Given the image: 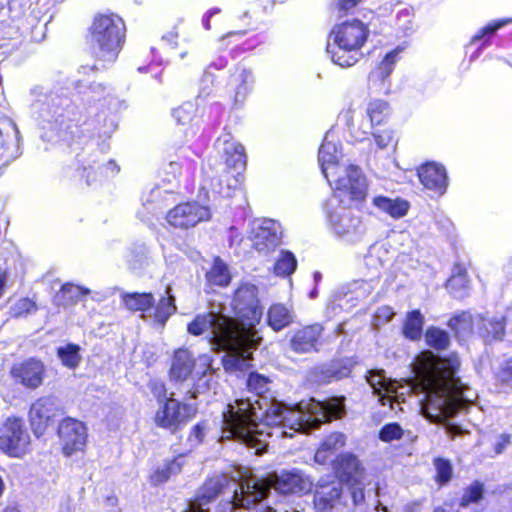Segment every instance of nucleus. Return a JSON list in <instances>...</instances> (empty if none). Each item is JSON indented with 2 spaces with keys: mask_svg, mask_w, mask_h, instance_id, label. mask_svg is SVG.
I'll list each match as a JSON object with an SVG mask.
<instances>
[{
  "mask_svg": "<svg viewBox=\"0 0 512 512\" xmlns=\"http://www.w3.org/2000/svg\"><path fill=\"white\" fill-rule=\"evenodd\" d=\"M267 377L251 372L247 379L248 391L253 397L236 399L222 412V438L231 439L253 449L255 455L267 451L270 437H293V433H308L324 422L342 418L344 397H330L324 401L310 398L294 407L269 401Z\"/></svg>",
  "mask_w": 512,
  "mask_h": 512,
  "instance_id": "f257e3e1",
  "label": "nucleus"
},
{
  "mask_svg": "<svg viewBox=\"0 0 512 512\" xmlns=\"http://www.w3.org/2000/svg\"><path fill=\"white\" fill-rule=\"evenodd\" d=\"M235 316L227 313L222 303H210L208 311L197 314L187 325L193 336L208 339L215 352H224L222 363L226 371H243L250 366L253 351L262 336L256 328L262 318V307L258 288L251 283H242L235 291L231 303Z\"/></svg>",
  "mask_w": 512,
  "mask_h": 512,
  "instance_id": "f03ea898",
  "label": "nucleus"
},
{
  "mask_svg": "<svg viewBox=\"0 0 512 512\" xmlns=\"http://www.w3.org/2000/svg\"><path fill=\"white\" fill-rule=\"evenodd\" d=\"M461 361L456 353L441 357L430 372L427 387L420 401L423 416L432 423L442 424L451 437L462 435L465 430L450 422L461 407L473 401L474 391L458 375Z\"/></svg>",
  "mask_w": 512,
  "mask_h": 512,
  "instance_id": "7ed1b4c3",
  "label": "nucleus"
},
{
  "mask_svg": "<svg viewBox=\"0 0 512 512\" xmlns=\"http://www.w3.org/2000/svg\"><path fill=\"white\" fill-rule=\"evenodd\" d=\"M30 111L45 150L69 147L74 142L80 112L59 82L35 84L29 90Z\"/></svg>",
  "mask_w": 512,
  "mask_h": 512,
  "instance_id": "20e7f679",
  "label": "nucleus"
},
{
  "mask_svg": "<svg viewBox=\"0 0 512 512\" xmlns=\"http://www.w3.org/2000/svg\"><path fill=\"white\" fill-rule=\"evenodd\" d=\"M97 70L96 65H82L78 73L90 78ZM74 89L87 113L93 115L91 125L95 133L99 137L110 138L118 127L115 114L124 106L114 87L103 82L79 79L75 82Z\"/></svg>",
  "mask_w": 512,
  "mask_h": 512,
  "instance_id": "39448f33",
  "label": "nucleus"
},
{
  "mask_svg": "<svg viewBox=\"0 0 512 512\" xmlns=\"http://www.w3.org/2000/svg\"><path fill=\"white\" fill-rule=\"evenodd\" d=\"M369 29L358 19L334 26L327 43V53L340 67H350L358 62L360 49L367 41Z\"/></svg>",
  "mask_w": 512,
  "mask_h": 512,
  "instance_id": "423d86ee",
  "label": "nucleus"
},
{
  "mask_svg": "<svg viewBox=\"0 0 512 512\" xmlns=\"http://www.w3.org/2000/svg\"><path fill=\"white\" fill-rule=\"evenodd\" d=\"M212 361L209 354H202L195 358L188 349H178L171 360L170 380L182 383L191 378L193 384L187 393L189 398L196 399L198 395L209 389L212 379Z\"/></svg>",
  "mask_w": 512,
  "mask_h": 512,
  "instance_id": "0eeeda50",
  "label": "nucleus"
},
{
  "mask_svg": "<svg viewBox=\"0 0 512 512\" xmlns=\"http://www.w3.org/2000/svg\"><path fill=\"white\" fill-rule=\"evenodd\" d=\"M126 27L116 14H100L90 28V44L98 61L114 63L125 42Z\"/></svg>",
  "mask_w": 512,
  "mask_h": 512,
  "instance_id": "6e6552de",
  "label": "nucleus"
},
{
  "mask_svg": "<svg viewBox=\"0 0 512 512\" xmlns=\"http://www.w3.org/2000/svg\"><path fill=\"white\" fill-rule=\"evenodd\" d=\"M325 213L329 228L337 237L356 242L365 235L367 228L361 217L344 205V199L338 195L328 199Z\"/></svg>",
  "mask_w": 512,
  "mask_h": 512,
  "instance_id": "1a4fd4ad",
  "label": "nucleus"
},
{
  "mask_svg": "<svg viewBox=\"0 0 512 512\" xmlns=\"http://www.w3.org/2000/svg\"><path fill=\"white\" fill-rule=\"evenodd\" d=\"M89 139L81 152L77 153V171L85 179L87 185L97 180L98 174L108 177L118 173L119 167L115 161L109 160L106 164L100 165L98 154H105L109 151L110 145L106 137H99L97 133Z\"/></svg>",
  "mask_w": 512,
  "mask_h": 512,
  "instance_id": "9d476101",
  "label": "nucleus"
},
{
  "mask_svg": "<svg viewBox=\"0 0 512 512\" xmlns=\"http://www.w3.org/2000/svg\"><path fill=\"white\" fill-rule=\"evenodd\" d=\"M152 392L158 403L154 416L157 427L175 433L196 414L197 409L193 405L180 402L172 395L167 397L163 384H156Z\"/></svg>",
  "mask_w": 512,
  "mask_h": 512,
  "instance_id": "9b49d317",
  "label": "nucleus"
},
{
  "mask_svg": "<svg viewBox=\"0 0 512 512\" xmlns=\"http://www.w3.org/2000/svg\"><path fill=\"white\" fill-rule=\"evenodd\" d=\"M330 186L334 189L332 196L340 199L349 197L351 201H362L366 198L368 183L360 167L354 164H344L342 170L330 172V177L326 178Z\"/></svg>",
  "mask_w": 512,
  "mask_h": 512,
  "instance_id": "f8f14e48",
  "label": "nucleus"
},
{
  "mask_svg": "<svg viewBox=\"0 0 512 512\" xmlns=\"http://www.w3.org/2000/svg\"><path fill=\"white\" fill-rule=\"evenodd\" d=\"M30 442V434L22 418L8 417L0 427V450L9 457L24 456Z\"/></svg>",
  "mask_w": 512,
  "mask_h": 512,
  "instance_id": "ddd939ff",
  "label": "nucleus"
},
{
  "mask_svg": "<svg viewBox=\"0 0 512 512\" xmlns=\"http://www.w3.org/2000/svg\"><path fill=\"white\" fill-rule=\"evenodd\" d=\"M63 413L59 400L54 396L37 399L30 407L29 422L34 435L39 438L47 427Z\"/></svg>",
  "mask_w": 512,
  "mask_h": 512,
  "instance_id": "4468645a",
  "label": "nucleus"
},
{
  "mask_svg": "<svg viewBox=\"0 0 512 512\" xmlns=\"http://www.w3.org/2000/svg\"><path fill=\"white\" fill-rule=\"evenodd\" d=\"M313 504L315 512H340L347 506L343 484L337 480H320L314 491Z\"/></svg>",
  "mask_w": 512,
  "mask_h": 512,
  "instance_id": "2eb2a0df",
  "label": "nucleus"
},
{
  "mask_svg": "<svg viewBox=\"0 0 512 512\" xmlns=\"http://www.w3.org/2000/svg\"><path fill=\"white\" fill-rule=\"evenodd\" d=\"M210 218L209 207L200 205L198 202L181 203L166 215V220L171 226L181 229H189Z\"/></svg>",
  "mask_w": 512,
  "mask_h": 512,
  "instance_id": "dca6fc26",
  "label": "nucleus"
},
{
  "mask_svg": "<svg viewBox=\"0 0 512 512\" xmlns=\"http://www.w3.org/2000/svg\"><path fill=\"white\" fill-rule=\"evenodd\" d=\"M282 229L279 222L273 219H257L253 221L251 240L253 247L260 253L274 250L280 243Z\"/></svg>",
  "mask_w": 512,
  "mask_h": 512,
  "instance_id": "f3484780",
  "label": "nucleus"
},
{
  "mask_svg": "<svg viewBox=\"0 0 512 512\" xmlns=\"http://www.w3.org/2000/svg\"><path fill=\"white\" fill-rule=\"evenodd\" d=\"M20 132L15 122L10 118L0 119V160H4L0 170L22 154Z\"/></svg>",
  "mask_w": 512,
  "mask_h": 512,
  "instance_id": "a211bd4d",
  "label": "nucleus"
},
{
  "mask_svg": "<svg viewBox=\"0 0 512 512\" xmlns=\"http://www.w3.org/2000/svg\"><path fill=\"white\" fill-rule=\"evenodd\" d=\"M255 84L253 70L244 63H238L230 73L227 82L235 106H241L252 92Z\"/></svg>",
  "mask_w": 512,
  "mask_h": 512,
  "instance_id": "6ab92c4d",
  "label": "nucleus"
},
{
  "mask_svg": "<svg viewBox=\"0 0 512 512\" xmlns=\"http://www.w3.org/2000/svg\"><path fill=\"white\" fill-rule=\"evenodd\" d=\"M58 435L63 442V452L71 456L75 451L82 450L86 443L87 431L85 425L73 418L61 421Z\"/></svg>",
  "mask_w": 512,
  "mask_h": 512,
  "instance_id": "aec40b11",
  "label": "nucleus"
},
{
  "mask_svg": "<svg viewBox=\"0 0 512 512\" xmlns=\"http://www.w3.org/2000/svg\"><path fill=\"white\" fill-rule=\"evenodd\" d=\"M365 378L372 388L373 394L378 397L379 403L381 405L389 404L390 408L395 410L394 402L400 403L396 382L388 378L382 369L368 370Z\"/></svg>",
  "mask_w": 512,
  "mask_h": 512,
  "instance_id": "412c9836",
  "label": "nucleus"
},
{
  "mask_svg": "<svg viewBox=\"0 0 512 512\" xmlns=\"http://www.w3.org/2000/svg\"><path fill=\"white\" fill-rule=\"evenodd\" d=\"M274 490L282 495L302 493L310 490L312 482L300 470H282L271 476Z\"/></svg>",
  "mask_w": 512,
  "mask_h": 512,
  "instance_id": "4be33fe9",
  "label": "nucleus"
},
{
  "mask_svg": "<svg viewBox=\"0 0 512 512\" xmlns=\"http://www.w3.org/2000/svg\"><path fill=\"white\" fill-rule=\"evenodd\" d=\"M11 375L15 382L28 389H36L43 383L45 366L40 360L29 358L21 363L14 364Z\"/></svg>",
  "mask_w": 512,
  "mask_h": 512,
  "instance_id": "5701e85b",
  "label": "nucleus"
},
{
  "mask_svg": "<svg viewBox=\"0 0 512 512\" xmlns=\"http://www.w3.org/2000/svg\"><path fill=\"white\" fill-rule=\"evenodd\" d=\"M423 186L435 194L443 195L448 187V176L443 165L435 162H427L421 165L417 171Z\"/></svg>",
  "mask_w": 512,
  "mask_h": 512,
  "instance_id": "b1692460",
  "label": "nucleus"
},
{
  "mask_svg": "<svg viewBox=\"0 0 512 512\" xmlns=\"http://www.w3.org/2000/svg\"><path fill=\"white\" fill-rule=\"evenodd\" d=\"M332 137L330 132L326 133L318 152V161L325 178L330 177L331 171L342 170L344 165L339 162L342 152L337 143L331 139Z\"/></svg>",
  "mask_w": 512,
  "mask_h": 512,
  "instance_id": "393cba45",
  "label": "nucleus"
},
{
  "mask_svg": "<svg viewBox=\"0 0 512 512\" xmlns=\"http://www.w3.org/2000/svg\"><path fill=\"white\" fill-rule=\"evenodd\" d=\"M333 470L342 484L358 482L363 474V467L359 459L352 453L338 455L333 461Z\"/></svg>",
  "mask_w": 512,
  "mask_h": 512,
  "instance_id": "a878e982",
  "label": "nucleus"
},
{
  "mask_svg": "<svg viewBox=\"0 0 512 512\" xmlns=\"http://www.w3.org/2000/svg\"><path fill=\"white\" fill-rule=\"evenodd\" d=\"M353 363L349 359H341L322 365L315 369V378L318 383L326 384L347 378L352 371Z\"/></svg>",
  "mask_w": 512,
  "mask_h": 512,
  "instance_id": "bb28decb",
  "label": "nucleus"
},
{
  "mask_svg": "<svg viewBox=\"0 0 512 512\" xmlns=\"http://www.w3.org/2000/svg\"><path fill=\"white\" fill-rule=\"evenodd\" d=\"M320 324H313L298 330L291 338V347L297 353H308L317 350L319 337L322 333Z\"/></svg>",
  "mask_w": 512,
  "mask_h": 512,
  "instance_id": "cd10ccee",
  "label": "nucleus"
},
{
  "mask_svg": "<svg viewBox=\"0 0 512 512\" xmlns=\"http://www.w3.org/2000/svg\"><path fill=\"white\" fill-rule=\"evenodd\" d=\"M372 205L379 212L389 215L393 219H400L407 215L410 203L401 197H387L377 195L372 198Z\"/></svg>",
  "mask_w": 512,
  "mask_h": 512,
  "instance_id": "c85d7f7f",
  "label": "nucleus"
},
{
  "mask_svg": "<svg viewBox=\"0 0 512 512\" xmlns=\"http://www.w3.org/2000/svg\"><path fill=\"white\" fill-rule=\"evenodd\" d=\"M477 330L479 335L486 342L493 340H502L505 334V322L504 318L493 317L486 319L481 315L477 316Z\"/></svg>",
  "mask_w": 512,
  "mask_h": 512,
  "instance_id": "c756f323",
  "label": "nucleus"
},
{
  "mask_svg": "<svg viewBox=\"0 0 512 512\" xmlns=\"http://www.w3.org/2000/svg\"><path fill=\"white\" fill-rule=\"evenodd\" d=\"M223 152L227 167L237 171L245 168L247 159L243 145L225 139L223 141Z\"/></svg>",
  "mask_w": 512,
  "mask_h": 512,
  "instance_id": "7c9ffc66",
  "label": "nucleus"
},
{
  "mask_svg": "<svg viewBox=\"0 0 512 512\" xmlns=\"http://www.w3.org/2000/svg\"><path fill=\"white\" fill-rule=\"evenodd\" d=\"M446 287L455 298H463L468 294L469 279L464 266L456 264L453 267L452 275L447 280Z\"/></svg>",
  "mask_w": 512,
  "mask_h": 512,
  "instance_id": "2f4dec72",
  "label": "nucleus"
},
{
  "mask_svg": "<svg viewBox=\"0 0 512 512\" xmlns=\"http://www.w3.org/2000/svg\"><path fill=\"white\" fill-rule=\"evenodd\" d=\"M402 50L403 49L400 46H398L392 51L388 52L381 61V63L379 64V66L370 73L369 81L372 83L379 81L383 85H385L386 80L389 78V76L394 70V66Z\"/></svg>",
  "mask_w": 512,
  "mask_h": 512,
  "instance_id": "473e14b6",
  "label": "nucleus"
},
{
  "mask_svg": "<svg viewBox=\"0 0 512 512\" xmlns=\"http://www.w3.org/2000/svg\"><path fill=\"white\" fill-rule=\"evenodd\" d=\"M402 50L403 49L400 46H398L392 51L388 52L381 61V63L379 64V66L370 73L369 81L372 83L379 81L383 85H385L386 80L389 78V76L394 70V66Z\"/></svg>",
  "mask_w": 512,
  "mask_h": 512,
  "instance_id": "72a5a7b5",
  "label": "nucleus"
},
{
  "mask_svg": "<svg viewBox=\"0 0 512 512\" xmlns=\"http://www.w3.org/2000/svg\"><path fill=\"white\" fill-rule=\"evenodd\" d=\"M512 22L511 19L506 20H497L487 24L485 27L481 28L471 39L470 45H474L477 42L483 40L482 44L476 49V51L471 55V60H475L480 56L482 51L489 46L490 38L504 25Z\"/></svg>",
  "mask_w": 512,
  "mask_h": 512,
  "instance_id": "f704fd0d",
  "label": "nucleus"
},
{
  "mask_svg": "<svg viewBox=\"0 0 512 512\" xmlns=\"http://www.w3.org/2000/svg\"><path fill=\"white\" fill-rule=\"evenodd\" d=\"M292 320V313L283 304H274L268 310V325L274 331H280L289 326Z\"/></svg>",
  "mask_w": 512,
  "mask_h": 512,
  "instance_id": "c9c22d12",
  "label": "nucleus"
},
{
  "mask_svg": "<svg viewBox=\"0 0 512 512\" xmlns=\"http://www.w3.org/2000/svg\"><path fill=\"white\" fill-rule=\"evenodd\" d=\"M183 465L182 457L173 458L166 460L161 466H159L155 472L151 475V483L153 485H160L170 479L171 476L178 474Z\"/></svg>",
  "mask_w": 512,
  "mask_h": 512,
  "instance_id": "e433bc0d",
  "label": "nucleus"
},
{
  "mask_svg": "<svg viewBox=\"0 0 512 512\" xmlns=\"http://www.w3.org/2000/svg\"><path fill=\"white\" fill-rule=\"evenodd\" d=\"M206 279L210 285L219 287L229 285L231 274L228 266L220 257L214 259L211 269L206 273Z\"/></svg>",
  "mask_w": 512,
  "mask_h": 512,
  "instance_id": "4c0bfd02",
  "label": "nucleus"
},
{
  "mask_svg": "<svg viewBox=\"0 0 512 512\" xmlns=\"http://www.w3.org/2000/svg\"><path fill=\"white\" fill-rule=\"evenodd\" d=\"M122 300L126 308L130 311L146 312L153 307L154 297L151 293H126Z\"/></svg>",
  "mask_w": 512,
  "mask_h": 512,
  "instance_id": "58836bf2",
  "label": "nucleus"
},
{
  "mask_svg": "<svg viewBox=\"0 0 512 512\" xmlns=\"http://www.w3.org/2000/svg\"><path fill=\"white\" fill-rule=\"evenodd\" d=\"M424 318L419 310L408 312L404 325L403 335L412 341L421 338L423 332Z\"/></svg>",
  "mask_w": 512,
  "mask_h": 512,
  "instance_id": "ea45409f",
  "label": "nucleus"
},
{
  "mask_svg": "<svg viewBox=\"0 0 512 512\" xmlns=\"http://www.w3.org/2000/svg\"><path fill=\"white\" fill-rule=\"evenodd\" d=\"M477 317L473 318L469 312H461L454 315L448 322V326L453 330L456 336L464 337L472 332L474 326L477 327Z\"/></svg>",
  "mask_w": 512,
  "mask_h": 512,
  "instance_id": "a19ab883",
  "label": "nucleus"
},
{
  "mask_svg": "<svg viewBox=\"0 0 512 512\" xmlns=\"http://www.w3.org/2000/svg\"><path fill=\"white\" fill-rule=\"evenodd\" d=\"M171 288H166L167 297H162L154 311V319L160 325H165L167 320L176 311L175 297L170 294Z\"/></svg>",
  "mask_w": 512,
  "mask_h": 512,
  "instance_id": "79ce46f5",
  "label": "nucleus"
},
{
  "mask_svg": "<svg viewBox=\"0 0 512 512\" xmlns=\"http://www.w3.org/2000/svg\"><path fill=\"white\" fill-rule=\"evenodd\" d=\"M57 356L62 365L69 369H76L82 361L80 346L74 343H68L65 346L58 347Z\"/></svg>",
  "mask_w": 512,
  "mask_h": 512,
  "instance_id": "37998d69",
  "label": "nucleus"
},
{
  "mask_svg": "<svg viewBox=\"0 0 512 512\" xmlns=\"http://www.w3.org/2000/svg\"><path fill=\"white\" fill-rule=\"evenodd\" d=\"M390 114L389 104L384 100H373L368 104L367 115L371 129L374 125L382 124Z\"/></svg>",
  "mask_w": 512,
  "mask_h": 512,
  "instance_id": "c03bdc74",
  "label": "nucleus"
},
{
  "mask_svg": "<svg viewBox=\"0 0 512 512\" xmlns=\"http://www.w3.org/2000/svg\"><path fill=\"white\" fill-rule=\"evenodd\" d=\"M89 293V289L85 287L74 285L72 283H66L61 287L57 297L62 299L63 304L69 305L76 303Z\"/></svg>",
  "mask_w": 512,
  "mask_h": 512,
  "instance_id": "a18cd8bd",
  "label": "nucleus"
},
{
  "mask_svg": "<svg viewBox=\"0 0 512 512\" xmlns=\"http://www.w3.org/2000/svg\"><path fill=\"white\" fill-rule=\"evenodd\" d=\"M296 268L297 260L294 254L290 251H281L274 266L275 274L282 277H288L296 270Z\"/></svg>",
  "mask_w": 512,
  "mask_h": 512,
  "instance_id": "49530a36",
  "label": "nucleus"
},
{
  "mask_svg": "<svg viewBox=\"0 0 512 512\" xmlns=\"http://www.w3.org/2000/svg\"><path fill=\"white\" fill-rule=\"evenodd\" d=\"M425 339L430 347L439 351L446 349L450 343L449 334L438 327H429L426 330Z\"/></svg>",
  "mask_w": 512,
  "mask_h": 512,
  "instance_id": "de8ad7c7",
  "label": "nucleus"
},
{
  "mask_svg": "<svg viewBox=\"0 0 512 512\" xmlns=\"http://www.w3.org/2000/svg\"><path fill=\"white\" fill-rule=\"evenodd\" d=\"M128 263L133 270L143 269L149 264V249L144 244L134 245L130 250Z\"/></svg>",
  "mask_w": 512,
  "mask_h": 512,
  "instance_id": "09e8293b",
  "label": "nucleus"
},
{
  "mask_svg": "<svg viewBox=\"0 0 512 512\" xmlns=\"http://www.w3.org/2000/svg\"><path fill=\"white\" fill-rule=\"evenodd\" d=\"M433 465L436 470L435 481L440 486L446 485L453 475V467L450 460L437 457L433 460Z\"/></svg>",
  "mask_w": 512,
  "mask_h": 512,
  "instance_id": "8fccbe9b",
  "label": "nucleus"
},
{
  "mask_svg": "<svg viewBox=\"0 0 512 512\" xmlns=\"http://www.w3.org/2000/svg\"><path fill=\"white\" fill-rule=\"evenodd\" d=\"M484 494V485L475 481L470 486H468L460 499L461 507H468L471 504L478 503L482 500Z\"/></svg>",
  "mask_w": 512,
  "mask_h": 512,
  "instance_id": "3c124183",
  "label": "nucleus"
},
{
  "mask_svg": "<svg viewBox=\"0 0 512 512\" xmlns=\"http://www.w3.org/2000/svg\"><path fill=\"white\" fill-rule=\"evenodd\" d=\"M37 311L34 301L29 298H21L10 307V315L14 318L26 317Z\"/></svg>",
  "mask_w": 512,
  "mask_h": 512,
  "instance_id": "603ef678",
  "label": "nucleus"
},
{
  "mask_svg": "<svg viewBox=\"0 0 512 512\" xmlns=\"http://www.w3.org/2000/svg\"><path fill=\"white\" fill-rule=\"evenodd\" d=\"M195 112L196 108L194 103L188 101L174 109L172 112V116L177 123L184 125L189 123L193 119Z\"/></svg>",
  "mask_w": 512,
  "mask_h": 512,
  "instance_id": "864d4df0",
  "label": "nucleus"
},
{
  "mask_svg": "<svg viewBox=\"0 0 512 512\" xmlns=\"http://www.w3.org/2000/svg\"><path fill=\"white\" fill-rule=\"evenodd\" d=\"M403 436L402 427L396 423H387L379 431L378 437L383 442H391L394 440H400Z\"/></svg>",
  "mask_w": 512,
  "mask_h": 512,
  "instance_id": "5fc2aeb1",
  "label": "nucleus"
},
{
  "mask_svg": "<svg viewBox=\"0 0 512 512\" xmlns=\"http://www.w3.org/2000/svg\"><path fill=\"white\" fill-rule=\"evenodd\" d=\"M396 26L404 35H409L414 31L412 12L409 8H403L397 12Z\"/></svg>",
  "mask_w": 512,
  "mask_h": 512,
  "instance_id": "6e6d98bb",
  "label": "nucleus"
},
{
  "mask_svg": "<svg viewBox=\"0 0 512 512\" xmlns=\"http://www.w3.org/2000/svg\"><path fill=\"white\" fill-rule=\"evenodd\" d=\"M159 214H162L160 206L154 203L153 200L147 199L143 203V210H139L137 212V217L141 221L149 223L152 220V217L158 216Z\"/></svg>",
  "mask_w": 512,
  "mask_h": 512,
  "instance_id": "4d7b16f0",
  "label": "nucleus"
},
{
  "mask_svg": "<svg viewBox=\"0 0 512 512\" xmlns=\"http://www.w3.org/2000/svg\"><path fill=\"white\" fill-rule=\"evenodd\" d=\"M345 445V436L340 432H334L328 435L321 443L328 453L333 454L336 450Z\"/></svg>",
  "mask_w": 512,
  "mask_h": 512,
  "instance_id": "13d9d810",
  "label": "nucleus"
},
{
  "mask_svg": "<svg viewBox=\"0 0 512 512\" xmlns=\"http://www.w3.org/2000/svg\"><path fill=\"white\" fill-rule=\"evenodd\" d=\"M377 283L374 278L355 281L353 292L356 294V298H366L369 296L376 288Z\"/></svg>",
  "mask_w": 512,
  "mask_h": 512,
  "instance_id": "bf43d9fd",
  "label": "nucleus"
},
{
  "mask_svg": "<svg viewBox=\"0 0 512 512\" xmlns=\"http://www.w3.org/2000/svg\"><path fill=\"white\" fill-rule=\"evenodd\" d=\"M350 488V497L353 503V506L359 507L362 506L365 502V493H364V487L360 480L358 482H352L349 483Z\"/></svg>",
  "mask_w": 512,
  "mask_h": 512,
  "instance_id": "052dcab7",
  "label": "nucleus"
},
{
  "mask_svg": "<svg viewBox=\"0 0 512 512\" xmlns=\"http://www.w3.org/2000/svg\"><path fill=\"white\" fill-rule=\"evenodd\" d=\"M395 315L394 310L389 306L379 307L374 315L376 325L386 324L390 322Z\"/></svg>",
  "mask_w": 512,
  "mask_h": 512,
  "instance_id": "680f3d73",
  "label": "nucleus"
},
{
  "mask_svg": "<svg viewBox=\"0 0 512 512\" xmlns=\"http://www.w3.org/2000/svg\"><path fill=\"white\" fill-rule=\"evenodd\" d=\"M182 166L177 161H170L164 166V172L166 174V177L164 178L167 182H172L178 178V176L181 174Z\"/></svg>",
  "mask_w": 512,
  "mask_h": 512,
  "instance_id": "e2e57ef3",
  "label": "nucleus"
},
{
  "mask_svg": "<svg viewBox=\"0 0 512 512\" xmlns=\"http://www.w3.org/2000/svg\"><path fill=\"white\" fill-rule=\"evenodd\" d=\"M204 425L201 423L196 424L191 429L190 435L188 437V441L191 446L199 445L204 439Z\"/></svg>",
  "mask_w": 512,
  "mask_h": 512,
  "instance_id": "0e129e2a",
  "label": "nucleus"
},
{
  "mask_svg": "<svg viewBox=\"0 0 512 512\" xmlns=\"http://www.w3.org/2000/svg\"><path fill=\"white\" fill-rule=\"evenodd\" d=\"M363 0H337L335 4V9L338 11V13L346 14L353 8H355L360 2Z\"/></svg>",
  "mask_w": 512,
  "mask_h": 512,
  "instance_id": "69168bd1",
  "label": "nucleus"
},
{
  "mask_svg": "<svg viewBox=\"0 0 512 512\" xmlns=\"http://www.w3.org/2000/svg\"><path fill=\"white\" fill-rule=\"evenodd\" d=\"M375 142L380 149H385L392 142L393 136L391 131H383L381 134H373Z\"/></svg>",
  "mask_w": 512,
  "mask_h": 512,
  "instance_id": "338daca9",
  "label": "nucleus"
},
{
  "mask_svg": "<svg viewBox=\"0 0 512 512\" xmlns=\"http://www.w3.org/2000/svg\"><path fill=\"white\" fill-rule=\"evenodd\" d=\"M332 455L333 454L328 453V451L320 445V447L317 449L315 453L314 460L315 462L322 465L328 463L329 461L333 463L334 460L331 459Z\"/></svg>",
  "mask_w": 512,
  "mask_h": 512,
  "instance_id": "774afa93",
  "label": "nucleus"
}]
</instances>
